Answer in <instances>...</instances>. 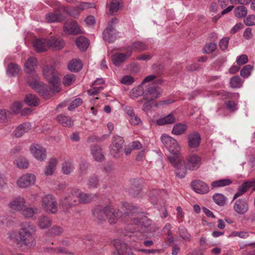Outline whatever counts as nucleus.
Returning a JSON list of instances; mask_svg holds the SVG:
<instances>
[{
	"label": "nucleus",
	"mask_w": 255,
	"mask_h": 255,
	"mask_svg": "<svg viewBox=\"0 0 255 255\" xmlns=\"http://www.w3.org/2000/svg\"><path fill=\"white\" fill-rule=\"evenodd\" d=\"M122 209L125 212L124 215L128 222L129 229L131 232H136L138 234L143 232H151L152 221L146 217L142 216L138 214V209L128 203H125L123 205Z\"/></svg>",
	"instance_id": "f257e3e1"
},
{
	"label": "nucleus",
	"mask_w": 255,
	"mask_h": 255,
	"mask_svg": "<svg viewBox=\"0 0 255 255\" xmlns=\"http://www.w3.org/2000/svg\"><path fill=\"white\" fill-rule=\"evenodd\" d=\"M35 227L31 223L28 222L22 225L18 233L12 231L9 233L8 238L12 242L28 248L34 247L36 244L34 233Z\"/></svg>",
	"instance_id": "f03ea898"
},
{
	"label": "nucleus",
	"mask_w": 255,
	"mask_h": 255,
	"mask_svg": "<svg viewBox=\"0 0 255 255\" xmlns=\"http://www.w3.org/2000/svg\"><path fill=\"white\" fill-rule=\"evenodd\" d=\"M168 158L176 168V176L180 179L185 177L187 174V170H196L200 167L201 164V158L196 154L188 155L184 165L182 163V158L179 156H169Z\"/></svg>",
	"instance_id": "7ed1b4c3"
},
{
	"label": "nucleus",
	"mask_w": 255,
	"mask_h": 255,
	"mask_svg": "<svg viewBox=\"0 0 255 255\" xmlns=\"http://www.w3.org/2000/svg\"><path fill=\"white\" fill-rule=\"evenodd\" d=\"M93 214L98 221H104L107 218L110 224H114L121 216V213L119 210L114 209L111 206H98L93 209Z\"/></svg>",
	"instance_id": "20e7f679"
},
{
	"label": "nucleus",
	"mask_w": 255,
	"mask_h": 255,
	"mask_svg": "<svg viewBox=\"0 0 255 255\" xmlns=\"http://www.w3.org/2000/svg\"><path fill=\"white\" fill-rule=\"evenodd\" d=\"M43 75L50 85V89L54 93L60 91V82L58 73L52 65H45L42 70Z\"/></svg>",
	"instance_id": "39448f33"
},
{
	"label": "nucleus",
	"mask_w": 255,
	"mask_h": 255,
	"mask_svg": "<svg viewBox=\"0 0 255 255\" xmlns=\"http://www.w3.org/2000/svg\"><path fill=\"white\" fill-rule=\"evenodd\" d=\"M161 140L169 152L173 154L171 156H179L180 147L175 139L166 134H163Z\"/></svg>",
	"instance_id": "423d86ee"
},
{
	"label": "nucleus",
	"mask_w": 255,
	"mask_h": 255,
	"mask_svg": "<svg viewBox=\"0 0 255 255\" xmlns=\"http://www.w3.org/2000/svg\"><path fill=\"white\" fill-rule=\"evenodd\" d=\"M118 21L116 18L112 19L109 22L106 29L103 31V38L106 42H113L117 38L118 32L113 27V25L117 23Z\"/></svg>",
	"instance_id": "0eeeda50"
},
{
	"label": "nucleus",
	"mask_w": 255,
	"mask_h": 255,
	"mask_svg": "<svg viewBox=\"0 0 255 255\" xmlns=\"http://www.w3.org/2000/svg\"><path fill=\"white\" fill-rule=\"evenodd\" d=\"M41 206L43 210L47 212L55 214L58 211L56 199L52 194H47L42 197Z\"/></svg>",
	"instance_id": "6e6552de"
},
{
	"label": "nucleus",
	"mask_w": 255,
	"mask_h": 255,
	"mask_svg": "<svg viewBox=\"0 0 255 255\" xmlns=\"http://www.w3.org/2000/svg\"><path fill=\"white\" fill-rule=\"evenodd\" d=\"M161 89L154 84H149L144 88L143 100L153 101L160 97Z\"/></svg>",
	"instance_id": "1a4fd4ad"
},
{
	"label": "nucleus",
	"mask_w": 255,
	"mask_h": 255,
	"mask_svg": "<svg viewBox=\"0 0 255 255\" xmlns=\"http://www.w3.org/2000/svg\"><path fill=\"white\" fill-rule=\"evenodd\" d=\"M36 176L32 173H26L21 176L16 181L17 185L21 188H26L34 184Z\"/></svg>",
	"instance_id": "9d476101"
},
{
	"label": "nucleus",
	"mask_w": 255,
	"mask_h": 255,
	"mask_svg": "<svg viewBox=\"0 0 255 255\" xmlns=\"http://www.w3.org/2000/svg\"><path fill=\"white\" fill-rule=\"evenodd\" d=\"M123 140L121 136H115L113 137L112 144L110 146V152L115 158H119L122 154V144Z\"/></svg>",
	"instance_id": "9b49d317"
},
{
	"label": "nucleus",
	"mask_w": 255,
	"mask_h": 255,
	"mask_svg": "<svg viewBox=\"0 0 255 255\" xmlns=\"http://www.w3.org/2000/svg\"><path fill=\"white\" fill-rule=\"evenodd\" d=\"M78 203L77 198L76 197V196L73 195L72 189H71L70 192L60 199L59 205L64 209L68 210L77 204Z\"/></svg>",
	"instance_id": "f8f14e48"
},
{
	"label": "nucleus",
	"mask_w": 255,
	"mask_h": 255,
	"mask_svg": "<svg viewBox=\"0 0 255 255\" xmlns=\"http://www.w3.org/2000/svg\"><path fill=\"white\" fill-rule=\"evenodd\" d=\"M30 151L33 156L38 160L44 161L46 158V150L40 145L32 144L30 147Z\"/></svg>",
	"instance_id": "ddd939ff"
},
{
	"label": "nucleus",
	"mask_w": 255,
	"mask_h": 255,
	"mask_svg": "<svg viewBox=\"0 0 255 255\" xmlns=\"http://www.w3.org/2000/svg\"><path fill=\"white\" fill-rule=\"evenodd\" d=\"M114 246L117 252L116 255H135L128 245L120 240L114 241Z\"/></svg>",
	"instance_id": "4468645a"
},
{
	"label": "nucleus",
	"mask_w": 255,
	"mask_h": 255,
	"mask_svg": "<svg viewBox=\"0 0 255 255\" xmlns=\"http://www.w3.org/2000/svg\"><path fill=\"white\" fill-rule=\"evenodd\" d=\"M126 53H116L113 55L112 60L113 64L117 66H120L124 62L126 59H128L132 54L131 47H127L126 48Z\"/></svg>",
	"instance_id": "2eb2a0df"
},
{
	"label": "nucleus",
	"mask_w": 255,
	"mask_h": 255,
	"mask_svg": "<svg viewBox=\"0 0 255 255\" xmlns=\"http://www.w3.org/2000/svg\"><path fill=\"white\" fill-rule=\"evenodd\" d=\"M72 194L73 195L76 196V198L79 199V201H78V202L83 204H87L91 202L95 197V195L83 193L77 188L72 189Z\"/></svg>",
	"instance_id": "dca6fc26"
},
{
	"label": "nucleus",
	"mask_w": 255,
	"mask_h": 255,
	"mask_svg": "<svg viewBox=\"0 0 255 255\" xmlns=\"http://www.w3.org/2000/svg\"><path fill=\"white\" fill-rule=\"evenodd\" d=\"M192 189L196 193L205 194L209 191V187L208 185L203 181L196 180L191 183Z\"/></svg>",
	"instance_id": "f3484780"
},
{
	"label": "nucleus",
	"mask_w": 255,
	"mask_h": 255,
	"mask_svg": "<svg viewBox=\"0 0 255 255\" xmlns=\"http://www.w3.org/2000/svg\"><path fill=\"white\" fill-rule=\"evenodd\" d=\"M32 76L34 80L33 81H31L30 79L28 80L30 86L39 93L44 94L47 91L45 85L39 81L36 74L33 73Z\"/></svg>",
	"instance_id": "a211bd4d"
},
{
	"label": "nucleus",
	"mask_w": 255,
	"mask_h": 255,
	"mask_svg": "<svg viewBox=\"0 0 255 255\" xmlns=\"http://www.w3.org/2000/svg\"><path fill=\"white\" fill-rule=\"evenodd\" d=\"M25 200L24 198L18 196L12 199L8 204V207L12 210L21 211L25 206Z\"/></svg>",
	"instance_id": "6ab92c4d"
},
{
	"label": "nucleus",
	"mask_w": 255,
	"mask_h": 255,
	"mask_svg": "<svg viewBox=\"0 0 255 255\" xmlns=\"http://www.w3.org/2000/svg\"><path fill=\"white\" fill-rule=\"evenodd\" d=\"M48 49L51 48L53 50H58L63 48L65 43L63 39L59 37L51 36L47 39Z\"/></svg>",
	"instance_id": "aec40b11"
},
{
	"label": "nucleus",
	"mask_w": 255,
	"mask_h": 255,
	"mask_svg": "<svg viewBox=\"0 0 255 255\" xmlns=\"http://www.w3.org/2000/svg\"><path fill=\"white\" fill-rule=\"evenodd\" d=\"M188 144L191 148H197L201 142V136L197 131L190 133L187 136Z\"/></svg>",
	"instance_id": "412c9836"
},
{
	"label": "nucleus",
	"mask_w": 255,
	"mask_h": 255,
	"mask_svg": "<svg viewBox=\"0 0 255 255\" xmlns=\"http://www.w3.org/2000/svg\"><path fill=\"white\" fill-rule=\"evenodd\" d=\"M248 204L246 199H239L234 205V210L239 214H244L248 210Z\"/></svg>",
	"instance_id": "4be33fe9"
},
{
	"label": "nucleus",
	"mask_w": 255,
	"mask_h": 255,
	"mask_svg": "<svg viewBox=\"0 0 255 255\" xmlns=\"http://www.w3.org/2000/svg\"><path fill=\"white\" fill-rule=\"evenodd\" d=\"M65 33L69 34H77L81 32V29L76 21L66 22L64 25Z\"/></svg>",
	"instance_id": "5701e85b"
},
{
	"label": "nucleus",
	"mask_w": 255,
	"mask_h": 255,
	"mask_svg": "<svg viewBox=\"0 0 255 255\" xmlns=\"http://www.w3.org/2000/svg\"><path fill=\"white\" fill-rule=\"evenodd\" d=\"M33 46L37 52H42L46 51L48 49L47 39H36L33 41Z\"/></svg>",
	"instance_id": "b1692460"
},
{
	"label": "nucleus",
	"mask_w": 255,
	"mask_h": 255,
	"mask_svg": "<svg viewBox=\"0 0 255 255\" xmlns=\"http://www.w3.org/2000/svg\"><path fill=\"white\" fill-rule=\"evenodd\" d=\"M22 214L26 219L33 218L41 213V209L37 207H28L26 206L21 210Z\"/></svg>",
	"instance_id": "393cba45"
},
{
	"label": "nucleus",
	"mask_w": 255,
	"mask_h": 255,
	"mask_svg": "<svg viewBox=\"0 0 255 255\" xmlns=\"http://www.w3.org/2000/svg\"><path fill=\"white\" fill-rule=\"evenodd\" d=\"M57 159L55 157H52L47 162V165L44 169V173L46 176H51L54 173L57 164Z\"/></svg>",
	"instance_id": "a878e982"
},
{
	"label": "nucleus",
	"mask_w": 255,
	"mask_h": 255,
	"mask_svg": "<svg viewBox=\"0 0 255 255\" xmlns=\"http://www.w3.org/2000/svg\"><path fill=\"white\" fill-rule=\"evenodd\" d=\"M36 67V58L34 57H30L25 63L24 70L26 73L32 74Z\"/></svg>",
	"instance_id": "bb28decb"
},
{
	"label": "nucleus",
	"mask_w": 255,
	"mask_h": 255,
	"mask_svg": "<svg viewBox=\"0 0 255 255\" xmlns=\"http://www.w3.org/2000/svg\"><path fill=\"white\" fill-rule=\"evenodd\" d=\"M144 86L141 84L133 87L129 93V96L132 99H137L141 96L144 97Z\"/></svg>",
	"instance_id": "cd10ccee"
},
{
	"label": "nucleus",
	"mask_w": 255,
	"mask_h": 255,
	"mask_svg": "<svg viewBox=\"0 0 255 255\" xmlns=\"http://www.w3.org/2000/svg\"><path fill=\"white\" fill-rule=\"evenodd\" d=\"M30 128L31 125L30 123H23L15 128L13 131V135L16 137H20Z\"/></svg>",
	"instance_id": "c85d7f7f"
},
{
	"label": "nucleus",
	"mask_w": 255,
	"mask_h": 255,
	"mask_svg": "<svg viewBox=\"0 0 255 255\" xmlns=\"http://www.w3.org/2000/svg\"><path fill=\"white\" fill-rule=\"evenodd\" d=\"M51 219L46 215L40 216L38 219V226L41 229L49 228L52 225Z\"/></svg>",
	"instance_id": "c756f323"
},
{
	"label": "nucleus",
	"mask_w": 255,
	"mask_h": 255,
	"mask_svg": "<svg viewBox=\"0 0 255 255\" xmlns=\"http://www.w3.org/2000/svg\"><path fill=\"white\" fill-rule=\"evenodd\" d=\"M64 16L59 12H49L46 15V19L48 22H58L62 21Z\"/></svg>",
	"instance_id": "7c9ffc66"
},
{
	"label": "nucleus",
	"mask_w": 255,
	"mask_h": 255,
	"mask_svg": "<svg viewBox=\"0 0 255 255\" xmlns=\"http://www.w3.org/2000/svg\"><path fill=\"white\" fill-rule=\"evenodd\" d=\"M176 120L172 113L169 114L166 116L161 118L156 121V124L158 126H163L167 124H172L175 123Z\"/></svg>",
	"instance_id": "2f4dec72"
},
{
	"label": "nucleus",
	"mask_w": 255,
	"mask_h": 255,
	"mask_svg": "<svg viewBox=\"0 0 255 255\" xmlns=\"http://www.w3.org/2000/svg\"><path fill=\"white\" fill-rule=\"evenodd\" d=\"M56 119L59 124L65 127H70L73 125V121L68 116L60 115L57 117Z\"/></svg>",
	"instance_id": "473e14b6"
},
{
	"label": "nucleus",
	"mask_w": 255,
	"mask_h": 255,
	"mask_svg": "<svg viewBox=\"0 0 255 255\" xmlns=\"http://www.w3.org/2000/svg\"><path fill=\"white\" fill-rule=\"evenodd\" d=\"M187 126L182 123H178L174 125L172 129V133L179 135L183 134L187 130Z\"/></svg>",
	"instance_id": "72a5a7b5"
},
{
	"label": "nucleus",
	"mask_w": 255,
	"mask_h": 255,
	"mask_svg": "<svg viewBox=\"0 0 255 255\" xmlns=\"http://www.w3.org/2000/svg\"><path fill=\"white\" fill-rule=\"evenodd\" d=\"M91 154L94 159L97 161H101L104 158V154L101 148L94 146L91 148Z\"/></svg>",
	"instance_id": "f704fd0d"
},
{
	"label": "nucleus",
	"mask_w": 255,
	"mask_h": 255,
	"mask_svg": "<svg viewBox=\"0 0 255 255\" xmlns=\"http://www.w3.org/2000/svg\"><path fill=\"white\" fill-rule=\"evenodd\" d=\"M67 254V252L62 247L53 248L46 247L43 248V255L47 254Z\"/></svg>",
	"instance_id": "c9c22d12"
},
{
	"label": "nucleus",
	"mask_w": 255,
	"mask_h": 255,
	"mask_svg": "<svg viewBox=\"0 0 255 255\" xmlns=\"http://www.w3.org/2000/svg\"><path fill=\"white\" fill-rule=\"evenodd\" d=\"M24 102L27 105L31 107L37 106L39 103V100L37 97L33 94L26 95Z\"/></svg>",
	"instance_id": "e433bc0d"
},
{
	"label": "nucleus",
	"mask_w": 255,
	"mask_h": 255,
	"mask_svg": "<svg viewBox=\"0 0 255 255\" xmlns=\"http://www.w3.org/2000/svg\"><path fill=\"white\" fill-rule=\"evenodd\" d=\"M82 64L80 61L73 59L68 65V69L71 72H77L82 68Z\"/></svg>",
	"instance_id": "4c0bfd02"
},
{
	"label": "nucleus",
	"mask_w": 255,
	"mask_h": 255,
	"mask_svg": "<svg viewBox=\"0 0 255 255\" xmlns=\"http://www.w3.org/2000/svg\"><path fill=\"white\" fill-rule=\"evenodd\" d=\"M76 43L78 48L81 50H86L89 45L88 39L84 36L78 37L76 39Z\"/></svg>",
	"instance_id": "58836bf2"
},
{
	"label": "nucleus",
	"mask_w": 255,
	"mask_h": 255,
	"mask_svg": "<svg viewBox=\"0 0 255 255\" xmlns=\"http://www.w3.org/2000/svg\"><path fill=\"white\" fill-rule=\"evenodd\" d=\"M64 232L63 228L59 226H54L49 229L47 233L49 236H59L61 235Z\"/></svg>",
	"instance_id": "ea45409f"
},
{
	"label": "nucleus",
	"mask_w": 255,
	"mask_h": 255,
	"mask_svg": "<svg viewBox=\"0 0 255 255\" xmlns=\"http://www.w3.org/2000/svg\"><path fill=\"white\" fill-rule=\"evenodd\" d=\"M20 70L19 66L16 64L10 63L6 69L7 74L9 76L16 75Z\"/></svg>",
	"instance_id": "a19ab883"
},
{
	"label": "nucleus",
	"mask_w": 255,
	"mask_h": 255,
	"mask_svg": "<svg viewBox=\"0 0 255 255\" xmlns=\"http://www.w3.org/2000/svg\"><path fill=\"white\" fill-rule=\"evenodd\" d=\"M232 183L231 180L229 179H223L219 180L213 181L211 183L212 188L222 187L230 185Z\"/></svg>",
	"instance_id": "79ce46f5"
},
{
	"label": "nucleus",
	"mask_w": 255,
	"mask_h": 255,
	"mask_svg": "<svg viewBox=\"0 0 255 255\" xmlns=\"http://www.w3.org/2000/svg\"><path fill=\"white\" fill-rule=\"evenodd\" d=\"M73 169V164L70 161H65L62 164V172L64 174H70Z\"/></svg>",
	"instance_id": "37998d69"
},
{
	"label": "nucleus",
	"mask_w": 255,
	"mask_h": 255,
	"mask_svg": "<svg viewBox=\"0 0 255 255\" xmlns=\"http://www.w3.org/2000/svg\"><path fill=\"white\" fill-rule=\"evenodd\" d=\"M14 163L18 168L21 169H26L29 166L28 160L24 157L18 158L15 160Z\"/></svg>",
	"instance_id": "c03bdc74"
},
{
	"label": "nucleus",
	"mask_w": 255,
	"mask_h": 255,
	"mask_svg": "<svg viewBox=\"0 0 255 255\" xmlns=\"http://www.w3.org/2000/svg\"><path fill=\"white\" fill-rule=\"evenodd\" d=\"M213 199L217 205L224 206L226 201V198L222 194L216 193L213 196Z\"/></svg>",
	"instance_id": "a18cd8bd"
},
{
	"label": "nucleus",
	"mask_w": 255,
	"mask_h": 255,
	"mask_svg": "<svg viewBox=\"0 0 255 255\" xmlns=\"http://www.w3.org/2000/svg\"><path fill=\"white\" fill-rule=\"evenodd\" d=\"M128 47H131L132 52L134 50L140 51L144 50L146 48V45L141 41H135L132 42L130 45Z\"/></svg>",
	"instance_id": "49530a36"
},
{
	"label": "nucleus",
	"mask_w": 255,
	"mask_h": 255,
	"mask_svg": "<svg viewBox=\"0 0 255 255\" xmlns=\"http://www.w3.org/2000/svg\"><path fill=\"white\" fill-rule=\"evenodd\" d=\"M234 13L236 17L242 18L247 15V9L244 6H239L235 9Z\"/></svg>",
	"instance_id": "de8ad7c7"
},
{
	"label": "nucleus",
	"mask_w": 255,
	"mask_h": 255,
	"mask_svg": "<svg viewBox=\"0 0 255 255\" xmlns=\"http://www.w3.org/2000/svg\"><path fill=\"white\" fill-rule=\"evenodd\" d=\"M230 84L231 87L233 88H238L242 86L243 81L239 76H235L230 79Z\"/></svg>",
	"instance_id": "09e8293b"
},
{
	"label": "nucleus",
	"mask_w": 255,
	"mask_h": 255,
	"mask_svg": "<svg viewBox=\"0 0 255 255\" xmlns=\"http://www.w3.org/2000/svg\"><path fill=\"white\" fill-rule=\"evenodd\" d=\"M179 234L180 237L186 241H189L190 240L191 235L188 232L187 230L183 226H180L178 228Z\"/></svg>",
	"instance_id": "8fccbe9b"
},
{
	"label": "nucleus",
	"mask_w": 255,
	"mask_h": 255,
	"mask_svg": "<svg viewBox=\"0 0 255 255\" xmlns=\"http://www.w3.org/2000/svg\"><path fill=\"white\" fill-rule=\"evenodd\" d=\"M253 68V67L251 65H245L241 70V76L244 78H248L250 76Z\"/></svg>",
	"instance_id": "3c124183"
},
{
	"label": "nucleus",
	"mask_w": 255,
	"mask_h": 255,
	"mask_svg": "<svg viewBox=\"0 0 255 255\" xmlns=\"http://www.w3.org/2000/svg\"><path fill=\"white\" fill-rule=\"evenodd\" d=\"M253 187H255V180L246 181L244 182L241 186H239V188L241 189L243 192L246 193L250 188Z\"/></svg>",
	"instance_id": "603ef678"
},
{
	"label": "nucleus",
	"mask_w": 255,
	"mask_h": 255,
	"mask_svg": "<svg viewBox=\"0 0 255 255\" xmlns=\"http://www.w3.org/2000/svg\"><path fill=\"white\" fill-rule=\"evenodd\" d=\"M75 80V75L72 74H69L64 77L63 83L65 86H68L74 83Z\"/></svg>",
	"instance_id": "864d4df0"
},
{
	"label": "nucleus",
	"mask_w": 255,
	"mask_h": 255,
	"mask_svg": "<svg viewBox=\"0 0 255 255\" xmlns=\"http://www.w3.org/2000/svg\"><path fill=\"white\" fill-rule=\"evenodd\" d=\"M120 0H112L111 4L109 5V11L111 13L118 11L120 8Z\"/></svg>",
	"instance_id": "5fc2aeb1"
},
{
	"label": "nucleus",
	"mask_w": 255,
	"mask_h": 255,
	"mask_svg": "<svg viewBox=\"0 0 255 255\" xmlns=\"http://www.w3.org/2000/svg\"><path fill=\"white\" fill-rule=\"evenodd\" d=\"M122 84L126 85H131L134 82V78L130 75H125L120 80Z\"/></svg>",
	"instance_id": "6e6d98bb"
},
{
	"label": "nucleus",
	"mask_w": 255,
	"mask_h": 255,
	"mask_svg": "<svg viewBox=\"0 0 255 255\" xmlns=\"http://www.w3.org/2000/svg\"><path fill=\"white\" fill-rule=\"evenodd\" d=\"M216 48V44L213 42H211L205 45L204 47V51L206 53H211L214 51Z\"/></svg>",
	"instance_id": "4d7b16f0"
},
{
	"label": "nucleus",
	"mask_w": 255,
	"mask_h": 255,
	"mask_svg": "<svg viewBox=\"0 0 255 255\" xmlns=\"http://www.w3.org/2000/svg\"><path fill=\"white\" fill-rule=\"evenodd\" d=\"M82 103V100L80 98H77L74 99L69 107H68V110L69 111H72L75 109L76 107L81 105Z\"/></svg>",
	"instance_id": "13d9d810"
},
{
	"label": "nucleus",
	"mask_w": 255,
	"mask_h": 255,
	"mask_svg": "<svg viewBox=\"0 0 255 255\" xmlns=\"http://www.w3.org/2000/svg\"><path fill=\"white\" fill-rule=\"evenodd\" d=\"M246 25L252 26L255 25V15H249L244 20Z\"/></svg>",
	"instance_id": "bf43d9fd"
},
{
	"label": "nucleus",
	"mask_w": 255,
	"mask_h": 255,
	"mask_svg": "<svg viewBox=\"0 0 255 255\" xmlns=\"http://www.w3.org/2000/svg\"><path fill=\"white\" fill-rule=\"evenodd\" d=\"M248 62V56L246 54L241 55L237 57L236 62L238 65H242Z\"/></svg>",
	"instance_id": "052dcab7"
},
{
	"label": "nucleus",
	"mask_w": 255,
	"mask_h": 255,
	"mask_svg": "<svg viewBox=\"0 0 255 255\" xmlns=\"http://www.w3.org/2000/svg\"><path fill=\"white\" fill-rule=\"evenodd\" d=\"M98 184V179L95 176H91L88 182V185L89 188H96Z\"/></svg>",
	"instance_id": "680f3d73"
},
{
	"label": "nucleus",
	"mask_w": 255,
	"mask_h": 255,
	"mask_svg": "<svg viewBox=\"0 0 255 255\" xmlns=\"http://www.w3.org/2000/svg\"><path fill=\"white\" fill-rule=\"evenodd\" d=\"M226 107L231 112H234L238 109L237 103L233 101H229L226 103Z\"/></svg>",
	"instance_id": "e2e57ef3"
},
{
	"label": "nucleus",
	"mask_w": 255,
	"mask_h": 255,
	"mask_svg": "<svg viewBox=\"0 0 255 255\" xmlns=\"http://www.w3.org/2000/svg\"><path fill=\"white\" fill-rule=\"evenodd\" d=\"M94 7V3L89 2H81L77 6V9L82 10L85 9H88L89 8Z\"/></svg>",
	"instance_id": "0e129e2a"
},
{
	"label": "nucleus",
	"mask_w": 255,
	"mask_h": 255,
	"mask_svg": "<svg viewBox=\"0 0 255 255\" xmlns=\"http://www.w3.org/2000/svg\"><path fill=\"white\" fill-rule=\"evenodd\" d=\"M229 38L228 37H224L222 38L219 42V46L222 50H225L229 44Z\"/></svg>",
	"instance_id": "69168bd1"
},
{
	"label": "nucleus",
	"mask_w": 255,
	"mask_h": 255,
	"mask_svg": "<svg viewBox=\"0 0 255 255\" xmlns=\"http://www.w3.org/2000/svg\"><path fill=\"white\" fill-rule=\"evenodd\" d=\"M129 121L130 123L133 126L138 125L142 123L141 120L139 117L135 115L130 117Z\"/></svg>",
	"instance_id": "338daca9"
},
{
	"label": "nucleus",
	"mask_w": 255,
	"mask_h": 255,
	"mask_svg": "<svg viewBox=\"0 0 255 255\" xmlns=\"http://www.w3.org/2000/svg\"><path fill=\"white\" fill-rule=\"evenodd\" d=\"M140 240L142 241L143 246L146 247H150L153 245V242L151 240L146 239V236L145 235H143Z\"/></svg>",
	"instance_id": "774afa93"
}]
</instances>
